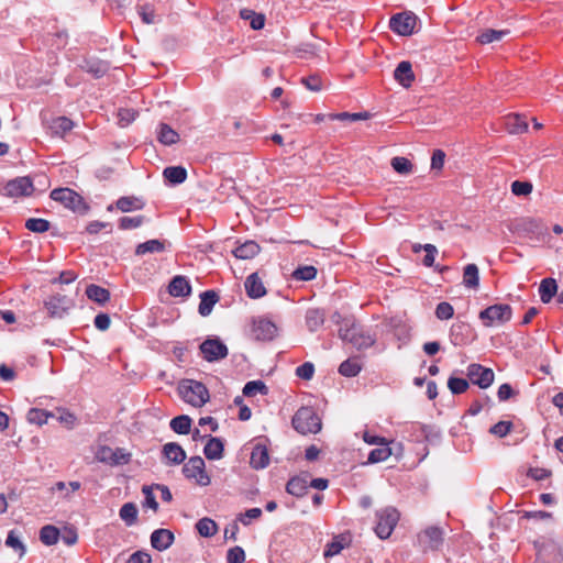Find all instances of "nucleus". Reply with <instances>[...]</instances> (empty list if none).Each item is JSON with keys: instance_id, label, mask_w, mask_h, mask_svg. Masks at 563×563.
Returning a JSON list of instances; mask_svg holds the SVG:
<instances>
[{"instance_id": "obj_48", "label": "nucleus", "mask_w": 563, "mask_h": 563, "mask_svg": "<svg viewBox=\"0 0 563 563\" xmlns=\"http://www.w3.org/2000/svg\"><path fill=\"white\" fill-rule=\"evenodd\" d=\"M390 164H391V167L394 168V170L400 175H408V174L412 173V169H413L412 163L406 157H400V156L394 157L391 159Z\"/></svg>"}, {"instance_id": "obj_16", "label": "nucleus", "mask_w": 563, "mask_h": 563, "mask_svg": "<svg viewBox=\"0 0 563 563\" xmlns=\"http://www.w3.org/2000/svg\"><path fill=\"white\" fill-rule=\"evenodd\" d=\"M471 336V327L466 322H455L450 329V340L453 345L462 346L468 343Z\"/></svg>"}, {"instance_id": "obj_60", "label": "nucleus", "mask_w": 563, "mask_h": 563, "mask_svg": "<svg viewBox=\"0 0 563 563\" xmlns=\"http://www.w3.org/2000/svg\"><path fill=\"white\" fill-rule=\"evenodd\" d=\"M314 373L312 363L306 362L296 368V375L302 379H311Z\"/></svg>"}, {"instance_id": "obj_10", "label": "nucleus", "mask_w": 563, "mask_h": 563, "mask_svg": "<svg viewBox=\"0 0 563 563\" xmlns=\"http://www.w3.org/2000/svg\"><path fill=\"white\" fill-rule=\"evenodd\" d=\"M494 372L490 368L484 367L481 364H471L467 367V377L481 388L489 387L494 382Z\"/></svg>"}, {"instance_id": "obj_46", "label": "nucleus", "mask_w": 563, "mask_h": 563, "mask_svg": "<svg viewBox=\"0 0 563 563\" xmlns=\"http://www.w3.org/2000/svg\"><path fill=\"white\" fill-rule=\"evenodd\" d=\"M74 128V122L66 117H58L52 121L51 129L54 133L63 135Z\"/></svg>"}, {"instance_id": "obj_11", "label": "nucleus", "mask_w": 563, "mask_h": 563, "mask_svg": "<svg viewBox=\"0 0 563 563\" xmlns=\"http://www.w3.org/2000/svg\"><path fill=\"white\" fill-rule=\"evenodd\" d=\"M45 307L53 318H62L73 307V300L65 295H53L45 301Z\"/></svg>"}, {"instance_id": "obj_59", "label": "nucleus", "mask_w": 563, "mask_h": 563, "mask_svg": "<svg viewBox=\"0 0 563 563\" xmlns=\"http://www.w3.org/2000/svg\"><path fill=\"white\" fill-rule=\"evenodd\" d=\"M245 561V552L241 547L229 549L227 553L228 563H243Z\"/></svg>"}, {"instance_id": "obj_21", "label": "nucleus", "mask_w": 563, "mask_h": 563, "mask_svg": "<svg viewBox=\"0 0 563 563\" xmlns=\"http://www.w3.org/2000/svg\"><path fill=\"white\" fill-rule=\"evenodd\" d=\"M309 475L294 476L286 484V492L295 497H302L308 490Z\"/></svg>"}, {"instance_id": "obj_56", "label": "nucleus", "mask_w": 563, "mask_h": 563, "mask_svg": "<svg viewBox=\"0 0 563 563\" xmlns=\"http://www.w3.org/2000/svg\"><path fill=\"white\" fill-rule=\"evenodd\" d=\"M153 486H143L142 493L144 494V507L153 509L155 512L158 509V503L153 494Z\"/></svg>"}, {"instance_id": "obj_17", "label": "nucleus", "mask_w": 563, "mask_h": 563, "mask_svg": "<svg viewBox=\"0 0 563 563\" xmlns=\"http://www.w3.org/2000/svg\"><path fill=\"white\" fill-rule=\"evenodd\" d=\"M174 533L168 529H156L151 534V544L157 551L167 550L174 542Z\"/></svg>"}, {"instance_id": "obj_57", "label": "nucleus", "mask_w": 563, "mask_h": 563, "mask_svg": "<svg viewBox=\"0 0 563 563\" xmlns=\"http://www.w3.org/2000/svg\"><path fill=\"white\" fill-rule=\"evenodd\" d=\"M511 429H512V422L499 421L496 424H494L489 431H490V433H493L499 438H504L511 431Z\"/></svg>"}, {"instance_id": "obj_61", "label": "nucleus", "mask_w": 563, "mask_h": 563, "mask_svg": "<svg viewBox=\"0 0 563 563\" xmlns=\"http://www.w3.org/2000/svg\"><path fill=\"white\" fill-rule=\"evenodd\" d=\"M423 251L426 252V255L422 260V263L427 267H431L434 263L435 255L438 253L437 247L433 244H424Z\"/></svg>"}, {"instance_id": "obj_29", "label": "nucleus", "mask_w": 563, "mask_h": 563, "mask_svg": "<svg viewBox=\"0 0 563 563\" xmlns=\"http://www.w3.org/2000/svg\"><path fill=\"white\" fill-rule=\"evenodd\" d=\"M260 245L254 241H246L245 243L238 246L233 254L236 258L250 260L260 253Z\"/></svg>"}, {"instance_id": "obj_22", "label": "nucleus", "mask_w": 563, "mask_h": 563, "mask_svg": "<svg viewBox=\"0 0 563 563\" xmlns=\"http://www.w3.org/2000/svg\"><path fill=\"white\" fill-rule=\"evenodd\" d=\"M163 455L168 461V463L174 465H179L186 460V452L179 444L175 442L166 443L163 446Z\"/></svg>"}, {"instance_id": "obj_64", "label": "nucleus", "mask_w": 563, "mask_h": 563, "mask_svg": "<svg viewBox=\"0 0 563 563\" xmlns=\"http://www.w3.org/2000/svg\"><path fill=\"white\" fill-rule=\"evenodd\" d=\"M128 563H152V558L146 552L136 551L130 556Z\"/></svg>"}, {"instance_id": "obj_37", "label": "nucleus", "mask_w": 563, "mask_h": 563, "mask_svg": "<svg viewBox=\"0 0 563 563\" xmlns=\"http://www.w3.org/2000/svg\"><path fill=\"white\" fill-rule=\"evenodd\" d=\"M59 530L52 525H46L40 530V540L45 545H54L58 542Z\"/></svg>"}, {"instance_id": "obj_15", "label": "nucleus", "mask_w": 563, "mask_h": 563, "mask_svg": "<svg viewBox=\"0 0 563 563\" xmlns=\"http://www.w3.org/2000/svg\"><path fill=\"white\" fill-rule=\"evenodd\" d=\"M250 464L255 470L265 468L269 464L268 450L264 441H257L252 449Z\"/></svg>"}, {"instance_id": "obj_9", "label": "nucleus", "mask_w": 563, "mask_h": 563, "mask_svg": "<svg viewBox=\"0 0 563 563\" xmlns=\"http://www.w3.org/2000/svg\"><path fill=\"white\" fill-rule=\"evenodd\" d=\"M200 352L208 362H217L227 357L228 347L219 339H207L200 344Z\"/></svg>"}, {"instance_id": "obj_19", "label": "nucleus", "mask_w": 563, "mask_h": 563, "mask_svg": "<svg viewBox=\"0 0 563 563\" xmlns=\"http://www.w3.org/2000/svg\"><path fill=\"white\" fill-rule=\"evenodd\" d=\"M394 77L402 87L409 88L415 81V74L410 62H400L394 71Z\"/></svg>"}, {"instance_id": "obj_6", "label": "nucleus", "mask_w": 563, "mask_h": 563, "mask_svg": "<svg viewBox=\"0 0 563 563\" xmlns=\"http://www.w3.org/2000/svg\"><path fill=\"white\" fill-rule=\"evenodd\" d=\"M97 459L101 463L118 466L125 465L131 462L132 454L123 448L111 449L110 446L103 445L97 452Z\"/></svg>"}, {"instance_id": "obj_42", "label": "nucleus", "mask_w": 563, "mask_h": 563, "mask_svg": "<svg viewBox=\"0 0 563 563\" xmlns=\"http://www.w3.org/2000/svg\"><path fill=\"white\" fill-rule=\"evenodd\" d=\"M120 518L126 523V526H132L136 522L137 519V508L133 503L124 504L120 511Z\"/></svg>"}, {"instance_id": "obj_39", "label": "nucleus", "mask_w": 563, "mask_h": 563, "mask_svg": "<svg viewBox=\"0 0 563 563\" xmlns=\"http://www.w3.org/2000/svg\"><path fill=\"white\" fill-rule=\"evenodd\" d=\"M165 251V242L159 240H148L136 246V255H144L146 253H159Z\"/></svg>"}, {"instance_id": "obj_14", "label": "nucleus", "mask_w": 563, "mask_h": 563, "mask_svg": "<svg viewBox=\"0 0 563 563\" xmlns=\"http://www.w3.org/2000/svg\"><path fill=\"white\" fill-rule=\"evenodd\" d=\"M419 541L426 549L437 550L442 544L443 531L439 527H429L419 534Z\"/></svg>"}, {"instance_id": "obj_38", "label": "nucleus", "mask_w": 563, "mask_h": 563, "mask_svg": "<svg viewBox=\"0 0 563 563\" xmlns=\"http://www.w3.org/2000/svg\"><path fill=\"white\" fill-rule=\"evenodd\" d=\"M196 529L201 537L211 538L218 532V526L211 518L205 517L197 521Z\"/></svg>"}, {"instance_id": "obj_26", "label": "nucleus", "mask_w": 563, "mask_h": 563, "mask_svg": "<svg viewBox=\"0 0 563 563\" xmlns=\"http://www.w3.org/2000/svg\"><path fill=\"white\" fill-rule=\"evenodd\" d=\"M85 292L90 300L99 305H104L110 300V291L95 284L88 285Z\"/></svg>"}, {"instance_id": "obj_34", "label": "nucleus", "mask_w": 563, "mask_h": 563, "mask_svg": "<svg viewBox=\"0 0 563 563\" xmlns=\"http://www.w3.org/2000/svg\"><path fill=\"white\" fill-rule=\"evenodd\" d=\"M163 175L170 184L178 185L186 180L187 170L183 166H169L164 169Z\"/></svg>"}, {"instance_id": "obj_28", "label": "nucleus", "mask_w": 563, "mask_h": 563, "mask_svg": "<svg viewBox=\"0 0 563 563\" xmlns=\"http://www.w3.org/2000/svg\"><path fill=\"white\" fill-rule=\"evenodd\" d=\"M224 445L219 438H210L205 445L203 453L208 460H220L223 456Z\"/></svg>"}, {"instance_id": "obj_36", "label": "nucleus", "mask_w": 563, "mask_h": 563, "mask_svg": "<svg viewBox=\"0 0 563 563\" xmlns=\"http://www.w3.org/2000/svg\"><path fill=\"white\" fill-rule=\"evenodd\" d=\"M362 369L361 363L357 357H351L342 362L339 366V373L345 377H354Z\"/></svg>"}, {"instance_id": "obj_53", "label": "nucleus", "mask_w": 563, "mask_h": 563, "mask_svg": "<svg viewBox=\"0 0 563 563\" xmlns=\"http://www.w3.org/2000/svg\"><path fill=\"white\" fill-rule=\"evenodd\" d=\"M435 316L440 320H449L454 316V308L450 302L442 301L435 308Z\"/></svg>"}, {"instance_id": "obj_62", "label": "nucleus", "mask_w": 563, "mask_h": 563, "mask_svg": "<svg viewBox=\"0 0 563 563\" xmlns=\"http://www.w3.org/2000/svg\"><path fill=\"white\" fill-rule=\"evenodd\" d=\"M344 548V544L342 542V540L340 539H334L332 542H330L325 550H324V556L325 558H331V556H334L336 554H339Z\"/></svg>"}, {"instance_id": "obj_52", "label": "nucleus", "mask_w": 563, "mask_h": 563, "mask_svg": "<svg viewBox=\"0 0 563 563\" xmlns=\"http://www.w3.org/2000/svg\"><path fill=\"white\" fill-rule=\"evenodd\" d=\"M448 387L454 395L463 394L468 388V382L464 378L450 377L448 380Z\"/></svg>"}, {"instance_id": "obj_2", "label": "nucleus", "mask_w": 563, "mask_h": 563, "mask_svg": "<svg viewBox=\"0 0 563 563\" xmlns=\"http://www.w3.org/2000/svg\"><path fill=\"white\" fill-rule=\"evenodd\" d=\"M294 428L301 434L317 433L321 430V419L310 407H301L292 417Z\"/></svg>"}, {"instance_id": "obj_8", "label": "nucleus", "mask_w": 563, "mask_h": 563, "mask_svg": "<svg viewBox=\"0 0 563 563\" xmlns=\"http://www.w3.org/2000/svg\"><path fill=\"white\" fill-rule=\"evenodd\" d=\"M417 24V16L413 13H398L390 18L389 27L401 36H408L413 33Z\"/></svg>"}, {"instance_id": "obj_25", "label": "nucleus", "mask_w": 563, "mask_h": 563, "mask_svg": "<svg viewBox=\"0 0 563 563\" xmlns=\"http://www.w3.org/2000/svg\"><path fill=\"white\" fill-rule=\"evenodd\" d=\"M463 285L468 289L479 287V272L475 264H467L463 269Z\"/></svg>"}, {"instance_id": "obj_35", "label": "nucleus", "mask_w": 563, "mask_h": 563, "mask_svg": "<svg viewBox=\"0 0 563 563\" xmlns=\"http://www.w3.org/2000/svg\"><path fill=\"white\" fill-rule=\"evenodd\" d=\"M115 206L122 212H130L133 210H141L144 207V202L136 197L125 196L119 198Z\"/></svg>"}, {"instance_id": "obj_43", "label": "nucleus", "mask_w": 563, "mask_h": 563, "mask_svg": "<svg viewBox=\"0 0 563 563\" xmlns=\"http://www.w3.org/2000/svg\"><path fill=\"white\" fill-rule=\"evenodd\" d=\"M5 545L16 552L19 558H22L25 554V545L21 541L20 536L14 530H11L8 533Z\"/></svg>"}, {"instance_id": "obj_51", "label": "nucleus", "mask_w": 563, "mask_h": 563, "mask_svg": "<svg viewBox=\"0 0 563 563\" xmlns=\"http://www.w3.org/2000/svg\"><path fill=\"white\" fill-rule=\"evenodd\" d=\"M145 221L143 216L122 217L119 219V229L131 230L141 227Z\"/></svg>"}, {"instance_id": "obj_20", "label": "nucleus", "mask_w": 563, "mask_h": 563, "mask_svg": "<svg viewBox=\"0 0 563 563\" xmlns=\"http://www.w3.org/2000/svg\"><path fill=\"white\" fill-rule=\"evenodd\" d=\"M168 292L173 297H187L191 294V286L186 276H175L168 286Z\"/></svg>"}, {"instance_id": "obj_55", "label": "nucleus", "mask_w": 563, "mask_h": 563, "mask_svg": "<svg viewBox=\"0 0 563 563\" xmlns=\"http://www.w3.org/2000/svg\"><path fill=\"white\" fill-rule=\"evenodd\" d=\"M85 67L86 70L92 74L96 78L102 77L108 70L107 64L102 62H87Z\"/></svg>"}, {"instance_id": "obj_32", "label": "nucleus", "mask_w": 563, "mask_h": 563, "mask_svg": "<svg viewBox=\"0 0 563 563\" xmlns=\"http://www.w3.org/2000/svg\"><path fill=\"white\" fill-rule=\"evenodd\" d=\"M558 291V284L553 278H544L539 287L540 299L542 302L548 303L552 300Z\"/></svg>"}, {"instance_id": "obj_47", "label": "nucleus", "mask_w": 563, "mask_h": 563, "mask_svg": "<svg viewBox=\"0 0 563 563\" xmlns=\"http://www.w3.org/2000/svg\"><path fill=\"white\" fill-rule=\"evenodd\" d=\"M391 455V449L388 444H380L379 448L374 449L368 454V463H378L387 460Z\"/></svg>"}, {"instance_id": "obj_41", "label": "nucleus", "mask_w": 563, "mask_h": 563, "mask_svg": "<svg viewBox=\"0 0 563 563\" xmlns=\"http://www.w3.org/2000/svg\"><path fill=\"white\" fill-rule=\"evenodd\" d=\"M170 429L178 434H188L191 428V419L188 416H178L170 420Z\"/></svg>"}, {"instance_id": "obj_24", "label": "nucleus", "mask_w": 563, "mask_h": 563, "mask_svg": "<svg viewBox=\"0 0 563 563\" xmlns=\"http://www.w3.org/2000/svg\"><path fill=\"white\" fill-rule=\"evenodd\" d=\"M505 126L510 134H521L528 130L526 118L517 113L509 114L505 118Z\"/></svg>"}, {"instance_id": "obj_31", "label": "nucleus", "mask_w": 563, "mask_h": 563, "mask_svg": "<svg viewBox=\"0 0 563 563\" xmlns=\"http://www.w3.org/2000/svg\"><path fill=\"white\" fill-rule=\"evenodd\" d=\"M49 418H55V412L40 408H31L27 411L26 419L30 423L42 427L47 423Z\"/></svg>"}, {"instance_id": "obj_18", "label": "nucleus", "mask_w": 563, "mask_h": 563, "mask_svg": "<svg viewBox=\"0 0 563 563\" xmlns=\"http://www.w3.org/2000/svg\"><path fill=\"white\" fill-rule=\"evenodd\" d=\"M246 295L252 299H258L266 295V288L257 273L249 275L244 283Z\"/></svg>"}, {"instance_id": "obj_7", "label": "nucleus", "mask_w": 563, "mask_h": 563, "mask_svg": "<svg viewBox=\"0 0 563 563\" xmlns=\"http://www.w3.org/2000/svg\"><path fill=\"white\" fill-rule=\"evenodd\" d=\"M183 473L186 478L195 479L197 484L207 486L210 484V477L205 471V461L200 456H192L185 463Z\"/></svg>"}, {"instance_id": "obj_33", "label": "nucleus", "mask_w": 563, "mask_h": 563, "mask_svg": "<svg viewBox=\"0 0 563 563\" xmlns=\"http://www.w3.org/2000/svg\"><path fill=\"white\" fill-rule=\"evenodd\" d=\"M509 33L508 30H494V29H485L479 32L476 36V42L485 45L493 42L500 41L505 35Z\"/></svg>"}, {"instance_id": "obj_54", "label": "nucleus", "mask_w": 563, "mask_h": 563, "mask_svg": "<svg viewBox=\"0 0 563 563\" xmlns=\"http://www.w3.org/2000/svg\"><path fill=\"white\" fill-rule=\"evenodd\" d=\"M532 184L529 181L515 180L511 184V192L515 196H528L532 191Z\"/></svg>"}, {"instance_id": "obj_5", "label": "nucleus", "mask_w": 563, "mask_h": 563, "mask_svg": "<svg viewBox=\"0 0 563 563\" xmlns=\"http://www.w3.org/2000/svg\"><path fill=\"white\" fill-rule=\"evenodd\" d=\"M377 523L375 532L380 539H387L394 531L398 520L399 514L393 507H387L377 512Z\"/></svg>"}, {"instance_id": "obj_12", "label": "nucleus", "mask_w": 563, "mask_h": 563, "mask_svg": "<svg viewBox=\"0 0 563 563\" xmlns=\"http://www.w3.org/2000/svg\"><path fill=\"white\" fill-rule=\"evenodd\" d=\"M5 194L10 197L30 196L33 190V184L29 177H18L7 183Z\"/></svg>"}, {"instance_id": "obj_30", "label": "nucleus", "mask_w": 563, "mask_h": 563, "mask_svg": "<svg viewBox=\"0 0 563 563\" xmlns=\"http://www.w3.org/2000/svg\"><path fill=\"white\" fill-rule=\"evenodd\" d=\"M218 300L219 297L213 290L202 292L200 295V303L198 308L199 313L203 317L209 316Z\"/></svg>"}, {"instance_id": "obj_49", "label": "nucleus", "mask_w": 563, "mask_h": 563, "mask_svg": "<svg viewBox=\"0 0 563 563\" xmlns=\"http://www.w3.org/2000/svg\"><path fill=\"white\" fill-rule=\"evenodd\" d=\"M317 275V269L312 265L300 266L292 273V278L296 280L308 282L312 280Z\"/></svg>"}, {"instance_id": "obj_23", "label": "nucleus", "mask_w": 563, "mask_h": 563, "mask_svg": "<svg viewBox=\"0 0 563 563\" xmlns=\"http://www.w3.org/2000/svg\"><path fill=\"white\" fill-rule=\"evenodd\" d=\"M305 320L309 331L314 332L323 325L325 311L321 308H310L306 312Z\"/></svg>"}, {"instance_id": "obj_50", "label": "nucleus", "mask_w": 563, "mask_h": 563, "mask_svg": "<svg viewBox=\"0 0 563 563\" xmlns=\"http://www.w3.org/2000/svg\"><path fill=\"white\" fill-rule=\"evenodd\" d=\"M257 393L266 395L267 386L262 380H251L245 384L243 388V395L246 397H253Z\"/></svg>"}, {"instance_id": "obj_40", "label": "nucleus", "mask_w": 563, "mask_h": 563, "mask_svg": "<svg viewBox=\"0 0 563 563\" xmlns=\"http://www.w3.org/2000/svg\"><path fill=\"white\" fill-rule=\"evenodd\" d=\"M55 417L66 429L71 430L76 427L78 419L75 413L70 412L66 408H56Z\"/></svg>"}, {"instance_id": "obj_4", "label": "nucleus", "mask_w": 563, "mask_h": 563, "mask_svg": "<svg viewBox=\"0 0 563 563\" xmlns=\"http://www.w3.org/2000/svg\"><path fill=\"white\" fill-rule=\"evenodd\" d=\"M512 309L509 305H493L479 312V319L485 327L503 324L511 319Z\"/></svg>"}, {"instance_id": "obj_44", "label": "nucleus", "mask_w": 563, "mask_h": 563, "mask_svg": "<svg viewBox=\"0 0 563 563\" xmlns=\"http://www.w3.org/2000/svg\"><path fill=\"white\" fill-rule=\"evenodd\" d=\"M25 228L34 233H44L49 230V221L42 218H30L25 221Z\"/></svg>"}, {"instance_id": "obj_45", "label": "nucleus", "mask_w": 563, "mask_h": 563, "mask_svg": "<svg viewBox=\"0 0 563 563\" xmlns=\"http://www.w3.org/2000/svg\"><path fill=\"white\" fill-rule=\"evenodd\" d=\"M330 120H338V121H360V120H367L371 118V113L368 112H356V113H350V112H340V113H330L328 115Z\"/></svg>"}, {"instance_id": "obj_3", "label": "nucleus", "mask_w": 563, "mask_h": 563, "mask_svg": "<svg viewBox=\"0 0 563 563\" xmlns=\"http://www.w3.org/2000/svg\"><path fill=\"white\" fill-rule=\"evenodd\" d=\"M49 197L75 212L85 213L88 210L84 198L70 188H56L51 191Z\"/></svg>"}, {"instance_id": "obj_58", "label": "nucleus", "mask_w": 563, "mask_h": 563, "mask_svg": "<svg viewBox=\"0 0 563 563\" xmlns=\"http://www.w3.org/2000/svg\"><path fill=\"white\" fill-rule=\"evenodd\" d=\"M262 516V509L261 508H251L246 510L244 514L239 515V521L244 525L249 526L252 520H256L261 518Z\"/></svg>"}, {"instance_id": "obj_63", "label": "nucleus", "mask_w": 563, "mask_h": 563, "mask_svg": "<svg viewBox=\"0 0 563 563\" xmlns=\"http://www.w3.org/2000/svg\"><path fill=\"white\" fill-rule=\"evenodd\" d=\"M139 13H140L141 18H142V21L144 23L152 24V23L156 22V20H155V11H154V9L151 5L145 4V5L140 7Z\"/></svg>"}, {"instance_id": "obj_13", "label": "nucleus", "mask_w": 563, "mask_h": 563, "mask_svg": "<svg viewBox=\"0 0 563 563\" xmlns=\"http://www.w3.org/2000/svg\"><path fill=\"white\" fill-rule=\"evenodd\" d=\"M277 327L266 318H258L253 323V333L257 340L271 341L277 334Z\"/></svg>"}, {"instance_id": "obj_27", "label": "nucleus", "mask_w": 563, "mask_h": 563, "mask_svg": "<svg viewBox=\"0 0 563 563\" xmlns=\"http://www.w3.org/2000/svg\"><path fill=\"white\" fill-rule=\"evenodd\" d=\"M157 140L164 145H173L179 141V134L166 123H159Z\"/></svg>"}, {"instance_id": "obj_1", "label": "nucleus", "mask_w": 563, "mask_h": 563, "mask_svg": "<svg viewBox=\"0 0 563 563\" xmlns=\"http://www.w3.org/2000/svg\"><path fill=\"white\" fill-rule=\"evenodd\" d=\"M178 391L181 399L194 407H201L209 400L207 387L197 380L187 379L181 382Z\"/></svg>"}]
</instances>
